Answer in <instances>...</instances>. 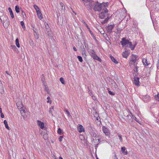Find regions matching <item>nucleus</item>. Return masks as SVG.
I'll return each instance as SVG.
<instances>
[{"label": "nucleus", "instance_id": "nucleus-7", "mask_svg": "<svg viewBox=\"0 0 159 159\" xmlns=\"http://www.w3.org/2000/svg\"><path fill=\"white\" fill-rule=\"evenodd\" d=\"M139 77H135L134 78L133 83L137 86H139L140 85L139 84Z\"/></svg>", "mask_w": 159, "mask_h": 159}, {"label": "nucleus", "instance_id": "nucleus-11", "mask_svg": "<svg viewBox=\"0 0 159 159\" xmlns=\"http://www.w3.org/2000/svg\"><path fill=\"white\" fill-rule=\"evenodd\" d=\"M103 131L106 135H108L109 134V132L107 128L105 126H103L102 127Z\"/></svg>", "mask_w": 159, "mask_h": 159}, {"label": "nucleus", "instance_id": "nucleus-3", "mask_svg": "<svg viewBox=\"0 0 159 159\" xmlns=\"http://www.w3.org/2000/svg\"><path fill=\"white\" fill-rule=\"evenodd\" d=\"M129 42V40L127 39L126 38H123L121 39L120 43L122 47H124L126 45L128 44Z\"/></svg>", "mask_w": 159, "mask_h": 159}, {"label": "nucleus", "instance_id": "nucleus-36", "mask_svg": "<svg viewBox=\"0 0 159 159\" xmlns=\"http://www.w3.org/2000/svg\"><path fill=\"white\" fill-rule=\"evenodd\" d=\"M77 58H78L79 61L81 62H82L83 61V59L80 56H77Z\"/></svg>", "mask_w": 159, "mask_h": 159}, {"label": "nucleus", "instance_id": "nucleus-35", "mask_svg": "<svg viewBox=\"0 0 159 159\" xmlns=\"http://www.w3.org/2000/svg\"><path fill=\"white\" fill-rule=\"evenodd\" d=\"M107 90H108V92L109 94L111 95H114L115 94V93H114L113 92H111V91L109 90V89L108 88Z\"/></svg>", "mask_w": 159, "mask_h": 159}, {"label": "nucleus", "instance_id": "nucleus-22", "mask_svg": "<svg viewBox=\"0 0 159 159\" xmlns=\"http://www.w3.org/2000/svg\"><path fill=\"white\" fill-rule=\"evenodd\" d=\"M16 106L19 109H21L22 107V105L20 102H18V103H17Z\"/></svg>", "mask_w": 159, "mask_h": 159}, {"label": "nucleus", "instance_id": "nucleus-33", "mask_svg": "<svg viewBox=\"0 0 159 159\" xmlns=\"http://www.w3.org/2000/svg\"><path fill=\"white\" fill-rule=\"evenodd\" d=\"M83 48H82V54L83 55L84 54L85 55V53H86V50H85V49L84 48V46H83Z\"/></svg>", "mask_w": 159, "mask_h": 159}, {"label": "nucleus", "instance_id": "nucleus-56", "mask_svg": "<svg viewBox=\"0 0 159 159\" xmlns=\"http://www.w3.org/2000/svg\"><path fill=\"white\" fill-rule=\"evenodd\" d=\"M0 113L1 114L2 113V109H1V110H0Z\"/></svg>", "mask_w": 159, "mask_h": 159}, {"label": "nucleus", "instance_id": "nucleus-8", "mask_svg": "<svg viewBox=\"0 0 159 159\" xmlns=\"http://www.w3.org/2000/svg\"><path fill=\"white\" fill-rule=\"evenodd\" d=\"M77 130L80 133L84 132V129L83 126L80 124H79L77 127Z\"/></svg>", "mask_w": 159, "mask_h": 159}, {"label": "nucleus", "instance_id": "nucleus-16", "mask_svg": "<svg viewBox=\"0 0 159 159\" xmlns=\"http://www.w3.org/2000/svg\"><path fill=\"white\" fill-rule=\"evenodd\" d=\"M128 44L129 45V47L132 50H133L135 47V46L137 45V43H136L133 46H132V43L130 42Z\"/></svg>", "mask_w": 159, "mask_h": 159}, {"label": "nucleus", "instance_id": "nucleus-38", "mask_svg": "<svg viewBox=\"0 0 159 159\" xmlns=\"http://www.w3.org/2000/svg\"><path fill=\"white\" fill-rule=\"evenodd\" d=\"M22 14L24 18L25 19L26 17V16L25 12L23 11H22Z\"/></svg>", "mask_w": 159, "mask_h": 159}, {"label": "nucleus", "instance_id": "nucleus-5", "mask_svg": "<svg viewBox=\"0 0 159 159\" xmlns=\"http://www.w3.org/2000/svg\"><path fill=\"white\" fill-rule=\"evenodd\" d=\"M115 26L114 24L111 25H108V26H106V28L108 33H111L112 32V29Z\"/></svg>", "mask_w": 159, "mask_h": 159}, {"label": "nucleus", "instance_id": "nucleus-63", "mask_svg": "<svg viewBox=\"0 0 159 159\" xmlns=\"http://www.w3.org/2000/svg\"><path fill=\"white\" fill-rule=\"evenodd\" d=\"M31 42L32 43H33V41L32 40Z\"/></svg>", "mask_w": 159, "mask_h": 159}, {"label": "nucleus", "instance_id": "nucleus-21", "mask_svg": "<svg viewBox=\"0 0 159 159\" xmlns=\"http://www.w3.org/2000/svg\"><path fill=\"white\" fill-rule=\"evenodd\" d=\"M126 149L125 148V147H122L121 148V150L122 152L124 153V155H127V152L125 151Z\"/></svg>", "mask_w": 159, "mask_h": 159}, {"label": "nucleus", "instance_id": "nucleus-17", "mask_svg": "<svg viewBox=\"0 0 159 159\" xmlns=\"http://www.w3.org/2000/svg\"><path fill=\"white\" fill-rule=\"evenodd\" d=\"M37 14L38 16V18L40 20H41L43 18V16L42 13L40 12V11H37Z\"/></svg>", "mask_w": 159, "mask_h": 159}, {"label": "nucleus", "instance_id": "nucleus-29", "mask_svg": "<svg viewBox=\"0 0 159 159\" xmlns=\"http://www.w3.org/2000/svg\"><path fill=\"white\" fill-rule=\"evenodd\" d=\"M11 48L14 51H16V50H18V49L16 48V46L14 45H11Z\"/></svg>", "mask_w": 159, "mask_h": 159}, {"label": "nucleus", "instance_id": "nucleus-54", "mask_svg": "<svg viewBox=\"0 0 159 159\" xmlns=\"http://www.w3.org/2000/svg\"><path fill=\"white\" fill-rule=\"evenodd\" d=\"M6 72L7 73V74L9 75V74L8 73V72L7 71H6Z\"/></svg>", "mask_w": 159, "mask_h": 159}, {"label": "nucleus", "instance_id": "nucleus-61", "mask_svg": "<svg viewBox=\"0 0 159 159\" xmlns=\"http://www.w3.org/2000/svg\"><path fill=\"white\" fill-rule=\"evenodd\" d=\"M49 30H50L49 29H48V32H49Z\"/></svg>", "mask_w": 159, "mask_h": 159}, {"label": "nucleus", "instance_id": "nucleus-28", "mask_svg": "<svg viewBox=\"0 0 159 159\" xmlns=\"http://www.w3.org/2000/svg\"><path fill=\"white\" fill-rule=\"evenodd\" d=\"M15 9L16 12L17 13H18L20 12V8L17 5L15 7Z\"/></svg>", "mask_w": 159, "mask_h": 159}, {"label": "nucleus", "instance_id": "nucleus-46", "mask_svg": "<svg viewBox=\"0 0 159 159\" xmlns=\"http://www.w3.org/2000/svg\"><path fill=\"white\" fill-rule=\"evenodd\" d=\"M134 120L138 122L139 123V121L138 119L135 117H134Z\"/></svg>", "mask_w": 159, "mask_h": 159}, {"label": "nucleus", "instance_id": "nucleus-10", "mask_svg": "<svg viewBox=\"0 0 159 159\" xmlns=\"http://www.w3.org/2000/svg\"><path fill=\"white\" fill-rule=\"evenodd\" d=\"M142 62L143 65L146 67V68H148L149 65H150V63L148 62V61L146 59L144 58H143L142 60Z\"/></svg>", "mask_w": 159, "mask_h": 159}, {"label": "nucleus", "instance_id": "nucleus-40", "mask_svg": "<svg viewBox=\"0 0 159 159\" xmlns=\"http://www.w3.org/2000/svg\"><path fill=\"white\" fill-rule=\"evenodd\" d=\"M118 137H119L120 140V141L122 142V136L120 134H118Z\"/></svg>", "mask_w": 159, "mask_h": 159}, {"label": "nucleus", "instance_id": "nucleus-51", "mask_svg": "<svg viewBox=\"0 0 159 159\" xmlns=\"http://www.w3.org/2000/svg\"><path fill=\"white\" fill-rule=\"evenodd\" d=\"M51 110H52L51 108H50V110H49V111L50 113H52V112Z\"/></svg>", "mask_w": 159, "mask_h": 159}, {"label": "nucleus", "instance_id": "nucleus-14", "mask_svg": "<svg viewBox=\"0 0 159 159\" xmlns=\"http://www.w3.org/2000/svg\"><path fill=\"white\" fill-rule=\"evenodd\" d=\"M129 53L128 50H125V52H123L122 54V56L125 58H127L129 55Z\"/></svg>", "mask_w": 159, "mask_h": 159}, {"label": "nucleus", "instance_id": "nucleus-12", "mask_svg": "<svg viewBox=\"0 0 159 159\" xmlns=\"http://www.w3.org/2000/svg\"><path fill=\"white\" fill-rule=\"evenodd\" d=\"M37 122L38 125L41 129H43L44 128V124L43 122L40 120H38Z\"/></svg>", "mask_w": 159, "mask_h": 159}, {"label": "nucleus", "instance_id": "nucleus-6", "mask_svg": "<svg viewBox=\"0 0 159 159\" xmlns=\"http://www.w3.org/2000/svg\"><path fill=\"white\" fill-rule=\"evenodd\" d=\"M141 98L142 99L143 101L145 102H147L150 99V96L148 95L141 96Z\"/></svg>", "mask_w": 159, "mask_h": 159}, {"label": "nucleus", "instance_id": "nucleus-37", "mask_svg": "<svg viewBox=\"0 0 159 159\" xmlns=\"http://www.w3.org/2000/svg\"><path fill=\"white\" fill-rule=\"evenodd\" d=\"M20 24H21V25L22 27L23 28H25V24H24V23L23 22V21H21L20 22Z\"/></svg>", "mask_w": 159, "mask_h": 159}, {"label": "nucleus", "instance_id": "nucleus-62", "mask_svg": "<svg viewBox=\"0 0 159 159\" xmlns=\"http://www.w3.org/2000/svg\"><path fill=\"white\" fill-rule=\"evenodd\" d=\"M135 70V71H136V72H137V71H138L137 70H136V71L135 70Z\"/></svg>", "mask_w": 159, "mask_h": 159}, {"label": "nucleus", "instance_id": "nucleus-49", "mask_svg": "<svg viewBox=\"0 0 159 159\" xmlns=\"http://www.w3.org/2000/svg\"><path fill=\"white\" fill-rule=\"evenodd\" d=\"M73 49L75 51H77V49H76V48L75 47H73Z\"/></svg>", "mask_w": 159, "mask_h": 159}, {"label": "nucleus", "instance_id": "nucleus-15", "mask_svg": "<svg viewBox=\"0 0 159 159\" xmlns=\"http://www.w3.org/2000/svg\"><path fill=\"white\" fill-rule=\"evenodd\" d=\"M136 59L137 57L136 55H132L130 60L132 61L133 62H134L135 63L136 61Z\"/></svg>", "mask_w": 159, "mask_h": 159}, {"label": "nucleus", "instance_id": "nucleus-32", "mask_svg": "<svg viewBox=\"0 0 159 159\" xmlns=\"http://www.w3.org/2000/svg\"><path fill=\"white\" fill-rule=\"evenodd\" d=\"M60 80L61 82V83L62 84H65V81L64 80V79L63 78H62V77L60 79Z\"/></svg>", "mask_w": 159, "mask_h": 159}, {"label": "nucleus", "instance_id": "nucleus-45", "mask_svg": "<svg viewBox=\"0 0 159 159\" xmlns=\"http://www.w3.org/2000/svg\"><path fill=\"white\" fill-rule=\"evenodd\" d=\"M1 116L2 118H3L4 117V115L2 113L1 114Z\"/></svg>", "mask_w": 159, "mask_h": 159}, {"label": "nucleus", "instance_id": "nucleus-18", "mask_svg": "<svg viewBox=\"0 0 159 159\" xmlns=\"http://www.w3.org/2000/svg\"><path fill=\"white\" fill-rule=\"evenodd\" d=\"M8 10L9 11L10 14L11 18H14V16L11 8L10 7H9L8 9Z\"/></svg>", "mask_w": 159, "mask_h": 159}, {"label": "nucleus", "instance_id": "nucleus-25", "mask_svg": "<svg viewBox=\"0 0 159 159\" xmlns=\"http://www.w3.org/2000/svg\"><path fill=\"white\" fill-rule=\"evenodd\" d=\"M34 35L36 39H38L39 37V35L36 31H35V32H34Z\"/></svg>", "mask_w": 159, "mask_h": 159}, {"label": "nucleus", "instance_id": "nucleus-20", "mask_svg": "<svg viewBox=\"0 0 159 159\" xmlns=\"http://www.w3.org/2000/svg\"><path fill=\"white\" fill-rule=\"evenodd\" d=\"M89 133L92 136L94 137V138H98V137H96L97 134L95 132L92 131H90L89 132Z\"/></svg>", "mask_w": 159, "mask_h": 159}, {"label": "nucleus", "instance_id": "nucleus-52", "mask_svg": "<svg viewBox=\"0 0 159 159\" xmlns=\"http://www.w3.org/2000/svg\"><path fill=\"white\" fill-rule=\"evenodd\" d=\"M114 159H118L115 154V158H114Z\"/></svg>", "mask_w": 159, "mask_h": 159}, {"label": "nucleus", "instance_id": "nucleus-42", "mask_svg": "<svg viewBox=\"0 0 159 159\" xmlns=\"http://www.w3.org/2000/svg\"><path fill=\"white\" fill-rule=\"evenodd\" d=\"M44 89H45V91H46L47 92V93H48V87H45V88Z\"/></svg>", "mask_w": 159, "mask_h": 159}, {"label": "nucleus", "instance_id": "nucleus-34", "mask_svg": "<svg viewBox=\"0 0 159 159\" xmlns=\"http://www.w3.org/2000/svg\"><path fill=\"white\" fill-rule=\"evenodd\" d=\"M60 5L61 6V9L62 10H65V7L64 6V4L63 3L61 2Z\"/></svg>", "mask_w": 159, "mask_h": 159}, {"label": "nucleus", "instance_id": "nucleus-26", "mask_svg": "<svg viewBox=\"0 0 159 159\" xmlns=\"http://www.w3.org/2000/svg\"><path fill=\"white\" fill-rule=\"evenodd\" d=\"M110 18L108 17V16H107V17L103 21H102V24H104L107 22L108 20Z\"/></svg>", "mask_w": 159, "mask_h": 159}, {"label": "nucleus", "instance_id": "nucleus-60", "mask_svg": "<svg viewBox=\"0 0 159 159\" xmlns=\"http://www.w3.org/2000/svg\"><path fill=\"white\" fill-rule=\"evenodd\" d=\"M90 34H92V32L90 30Z\"/></svg>", "mask_w": 159, "mask_h": 159}, {"label": "nucleus", "instance_id": "nucleus-27", "mask_svg": "<svg viewBox=\"0 0 159 159\" xmlns=\"http://www.w3.org/2000/svg\"><path fill=\"white\" fill-rule=\"evenodd\" d=\"M63 131L62 130H61V128H59L58 130H57V132L58 134L60 135H61L63 133Z\"/></svg>", "mask_w": 159, "mask_h": 159}, {"label": "nucleus", "instance_id": "nucleus-43", "mask_svg": "<svg viewBox=\"0 0 159 159\" xmlns=\"http://www.w3.org/2000/svg\"><path fill=\"white\" fill-rule=\"evenodd\" d=\"M82 22L83 23V24H84V25H87L86 24V23L85 22V21L84 20H82Z\"/></svg>", "mask_w": 159, "mask_h": 159}, {"label": "nucleus", "instance_id": "nucleus-9", "mask_svg": "<svg viewBox=\"0 0 159 159\" xmlns=\"http://www.w3.org/2000/svg\"><path fill=\"white\" fill-rule=\"evenodd\" d=\"M96 138L95 139H93V143L95 146L96 147L98 146V144L99 143L100 139Z\"/></svg>", "mask_w": 159, "mask_h": 159}, {"label": "nucleus", "instance_id": "nucleus-19", "mask_svg": "<svg viewBox=\"0 0 159 159\" xmlns=\"http://www.w3.org/2000/svg\"><path fill=\"white\" fill-rule=\"evenodd\" d=\"M110 58L111 60L115 63L117 64L118 61L112 56H110Z\"/></svg>", "mask_w": 159, "mask_h": 159}, {"label": "nucleus", "instance_id": "nucleus-59", "mask_svg": "<svg viewBox=\"0 0 159 159\" xmlns=\"http://www.w3.org/2000/svg\"><path fill=\"white\" fill-rule=\"evenodd\" d=\"M135 68H136V70L138 69V68H137L136 65V66H135Z\"/></svg>", "mask_w": 159, "mask_h": 159}, {"label": "nucleus", "instance_id": "nucleus-24", "mask_svg": "<svg viewBox=\"0 0 159 159\" xmlns=\"http://www.w3.org/2000/svg\"><path fill=\"white\" fill-rule=\"evenodd\" d=\"M3 122H4V124H5V126L6 128L7 129H9V128L8 126L7 122V121H6V120H4V121Z\"/></svg>", "mask_w": 159, "mask_h": 159}, {"label": "nucleus", "instance_id": "nucleus-47", "mask_svg": "<svg viewBox=\"0 0 159 159\" xmlns=\"http://www.w3.org/2000/svg\"><path fill=\"white\" fill-rule=\"evenodd\" d=\"M20 112L21 113H25V110H21Z\"/></svg>", "mask_w": 159, "mask_h": 159}, {"label": "nucleus", "instance_id": "nucleus-1", "mask_svg": "<svg viewBox=\"0 0 159 159\" xmlns=\"http://www.w3.org/2000/svg\"><path fill=\"white\" fill-rule=\"evenodd\" d=\"M93 10L95 11H100L102 10H103L105 8V5L99 3L98 2H95L94 3Z\"/></svg>", "mask_w": 159, "mask_h": 159}, {"label": "nucleus", "instance_id": "nucleus-58", "mask_svg": "<svg viewBox=\"0 0 159 159\" xmlns=\"http://www.w3.org/2000/svg\"><path fill=\"white\" fill-rule=\"evenodd\" d=\"M84 45H85V48H86V47H87V46L88 45L87 44H85Z\"/></svg>", "mask_w": 159, "mask_h": 159}, {"label": "nucleus", "instance_id": "nucleus-30", "mask_svg": "<svg viewBox=\"0 0 159 159\" xmlns=\"http://www.w3.org/2000/svg\"><path fill=\"white\" fill-rule=\"evenodd\" d=\"M34 8L36 10V12H37V11H40L39 7L36 5H34Z\"/></svg>", "mask_w": 159, "mask_h": 159}, {"label": "nucleus", "instance_id": "nucleus-39", "mask_svg": "<svg viewBox=\"0 0 159 159\" xmlns=\"http://www.w3.org/2000/svg\"><path fill=\"white\" fill-rule=\"evenodd\" d=\"M65 111L66 112V113L67 114L68 116H70L71 115L70 114V113L68 111V110L67 109H65Z\"/></svg>", "mask_w": 159, "mask_h": 159}, {"label": "nucleus", "instance_id": "nucleus-4", "mask_svg": "<svg viewBox=\"0 0 159 159\" xmlns=\"http://www.w3.org/2000/svg\"><path fill=\"white\" fill-rule=\"evenodd\" d=\"M104 11H102L99 14V17L102 19H104L106 16L107 13L108 12V10L106 8L103 10Z\"/></svg>", "mask_w": 159, "mask_h": 159}, {"label": "nucleus", "instance_id": "nucleus-57", "mask_svg": "<svg viewBox=\"0 0 159 159\" xmlns=\"http://www.w3.org/2000/svg\"><path fill=\"white\" fill-rule=\"evenodd\" d=\"M51 109H53V108H54V107H53V106H52V107H51Z\"/></svg>", "mask_w": 159, "mask_h": 159}, {"label": "nucleus", "instance_id": "nucleus-13", "mask_svg": "<svg viewBox=\"0 0 159 159\" xmlns=\"http://www.w3.org/2000/svg\"><path fill=\"white\" fill-rule=\"evenodd\" d=\"M82 1L84 2V5L86 6H87L88 4L91 7L92 6V4L90 3V1L92 0H82Z\"/></svg>", "mask_w": 159, "mask_h": 159}, {"label": "nucleus", "instance_id": "nucleus-53", "mask_svg": "<svg viewBox=\"0 0 159 159\" xmlns=\"http://www.w3.org/2000/svg\"><path fill=\"white\" fill-rule=\"evenodd\" d=\"M157 96L158 98V99L159 100V93L157 95Z\"/></svg>", "mask_w": 159, "mask_h": 159}, {"label": "nucleus", "instance_id": "nucleus-50", "mask_svg": "<svg viewBox=\"0 0 159 159\" xmlns=\"http://www.w3.org/2000/svg\"><path fill=\"white\" fill-rule=\"evenodd\" d=\"M33 30L34 31V32H35V31H36V29L34 27H33Z\"/></svg>", "mask_w": 159, "mask_h": 159}, {"label": "nucleus", "instance_id": "nucleus-2", "mask_svg": "<svg viewBox=\"0 0 159 159\" xmlns=\"http://www.w3.org/2000/svg\"><path fill=\"white\" fill-rule=\"evenodd\" d=\"M89 54L91 56V57H93L94 59L100 61L101 60V59L96 54L94 50H91L89 52Z\"/></svg>", "mask_w": 159, "mask_h": 159}, {"label": "nucleus", "instance_id": "nucleus-41", "mask_svg": "<svg viewBox=\"0 0 159 159\" xmlns=\"http://www.w3.org/2000/svg\"><path fill=\"white\" fill-rule=\"evenodd\" d=\"M62 136H60L59 138V140L60 142H61L62 141V139H63Z\"/></svg>", "mask_w": 159, "mask_h": 159}, {"label": "nucleus", "instance_id": "nucleus-48", "mask_svg": "<svg viewBox=\"0 0 159 159\" xmlns=\"http://www.w3.org/2000/svg\"><path fill=\"white\" fill-rule=\"evenodd\" d=\"M103 5H105V7H106V6H107L108 5V2H107L106 3H104V4H103Z\"/></svg>", "mask_w": 159, "mask_h": 159}, {"label": "nucleus", "instance_id": "nucleus-55", "mask_svg": "<svg viewBox=\"0 0 159 159\" xmlns=\"http://www.w3.org/2000/svg\"><path fill=\"white\" fill-rule=\"evenodd\" d=\"M59 159H63L61 157H59Z\"/></svg>", "mask_w": 159, "mask_h": 159}, {"label": "nucleus", "instance_id": "nucleus-44", "mask_svg": "<svg viewBox=\"0 0 159 159\" xmlns=\"http://www.w3.org/2000/svg\"><path fill=\"white\" fill-rule=\"evenodd\" d=\"M47 99H48V101L47 102H49V101L50 99V98L49 97H48L47 98Z\"/></svg>", "mask_w": 159, "mask_h": 159}, {"label": "nucleus", "instance_id": "nucleus-23", "mask_svg": "<svg viewBox=\"0 0 159 159\" xmlns=\"http://www.w3.org/2000/svg\"><path fill=\"white\" fill-rule=\"evenodd\" d=\"M15 42H16V46L18 48H20V44H19V39H18V38H17L16 39Z\"/></svg>", "mask_w": 159, "mask_h": 159}, {"label": "nucleus", "instance_id": "nucleus-64", "mask_svg": "<svg viewBox=\"0 0 159 159\" xmlns=\"http://www.w3.org/2000/svg\"><path fill=\"white\" fill-rule=\"evenodd\" d=\"M23 159H26L25 158H23Z\"/></svg>", "mask_w": 159, "mask_h": 159}, {"label": "nucleus", "instance_id": "nucleus-31", "mask_svg": "<svg viewBox=\"0 0 159 159\" xmlns=\"http://www.w3.org/2000/svg\"><path fill=\"white\" fill-rule=\"evenodd\" d=\"M135 62H133L131 60L130 61L129 63V65H130L131 66H134V67H135Z\"/></svg>", "mask_w": 159, "mask_h": 159}]
</instances>
